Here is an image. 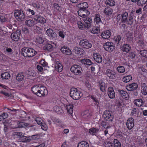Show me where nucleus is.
<instances>
[{
  "label": "nucleus",
  "instance_id": "nucleus-4",
  "mask_svg": "<svg viewBox=\"0 0 147 147\" xmlns=\"http://www.w3.org/2000/svg\"><path fill=\"white\" fill-rule=\"evenodd\" d=\"M57 47V44L53 42H50L47 43L43 47V49L44 50H47L51 52Z\"/></svg>",
  "mask_w": 147,
  "mask_h": 147
},
{
  "label": "nucleus",
  "instance_id": "nucleus-27",
  "mask_svg": "<svg viewBox=\"0 0 147 147\" xmlns=\"http://www.w3.org/2000/svg\"><path fill=\"white\" fill-rule=\"evenodd\" d=\"M134 11H133V10H132V11L131 12L132 14H130V16L127 19V20L126 21V22H125L126 24L130 25H131L133 24L134 22L133 18L131 15L132 14L133 12L134 11Z\"/></svg>",
  "mask_w": 147,
  "mask_h": 147
},
{
  "label": "nucleus",
  "instance_id": "nucleus-21",
  "mask_svg": "<svg viewBox=\"0 0 147 147\" xmlns=\"http://www.w3.org/2000/svg\"><path fill=\"white\" fill-rule=\"evenodd\" d=\"M19 127H30L34 126L33 124H31L30 123H25L24 122H20L18 124Z\"/></svg>",
  "mask_w": 147,
  "mask_h": 147
},
{
  "label": "nucleus",
  "instance_id": "nucleus-13",
  "mask_svg": "<svg viewBox=\"0 0 147 147\" xmlns=\"http://www.w3.org/2000/svg\"><path fill=\"white\" fill-rule=\"evenodd\" d=\"M127 128L129 130L132 129L134 126V119L132 118H130L128 119L126 123Z\"/></svg>",
  "mask_w": 147,
  "mask_h": 147
},
{
  "label": "nucleus",
  "instance_id": "nucleus-26",
  "mask_svg": "<svg viewBox=\"0 0 147 147\" xmlns=\"http://www.w3.org/2000/svg\"><path fill=\"white\" fill-rule=\"evenodd\" d=\"M74 50L76 53L77 54L81 55L83 54L84 52V50L83 49L77 47H75L74 48Z\"/></svg>",
  "mask_w": 147,
  "mask_h": 147
},
{
  "label": "nucleus",
  "instance_id": "nucleus-31",
  "mask_svg": "<svg viewBox=\"0 0 147 147\" xmlns=\"http://www.w3.org/2000/svg\"><path fill=\"white\" fill-rule=\"evenodd\" d=\"M56 70L61 72L63 70V66L60 63H56L55 66Z\"/></svg>",
  "mask_w": 147,
  "mask_h": 147
},
{
  "label": "nucleus",
  "instance_id": "nucleus-52",
  "mask_svg": "<svg viewBox=\"0 0 147 147\" xmlns=\"http://www.w3.org/2000/svg\"><path fill=\"white\" fill-rule=\"evenodd\" d=\"M100 90L102 92H105V84L104 82H102L99 84Z\"/></svg>",
  "mask_w": 147,
  "mask_h": 147
},
{
  "label": "nucleus",
  "instance_id": "nucleus-8",
  "mask_svg": "<svg viewBox=\"0 0 147 147\" xmlns=\"http://www.w3.org/2000/svg\"><path fill=\"white\" fill-rule=\"evenodd\" d=\"M70 70L71 72L73 73L75 75H80L81 74L82 68L79 65H74L72 66Z\"/></svg>",
  "mask_w": 147,
  "mask_h": 147
},
{
  "label": "nucleus",
  "instance_id": "nucleus-18",
  "mask_svg": "<svg viewBox=\"0 0 147 147\" xmlns=\"http://www.w3.org/2000/svg\"><path fill=\"white\" fill-rule=\"evenodd\" d=\"M108 94L109 98L111 99H113L115 97V93L112 87L109 88L108 90Z\"/></svg>",
  "mask_w": 147,
  "mask_h": 147
},
{
  "label": "nucleus",
  "instance_id": "nucleus-11",
  "mask_svg": "<svg viewBox=\"0 0 147 147\" xmlns=\"http://www.w3.org/2000/svg\"><path fill=\"white\" fill-rule=\"evenodd\" d=\"M105 74L107 75L109 78L113 79L116 78V74L115 71L113 70L108 69L106 70Z\"/></svg>",
  "mask_w": 147,
  "mask_h": 147
},
{
  "label": "nucleus",
  "instance_id": "nucleus-15",
  "mask_svg": "<svg viewBox=\"0 0 147 147\" xmlns=\"http://www.w3.org/2000/svg\"><path fill=\"white\" fill-rule=\"evenodd\" d=\"M115 42L118 46H120L122 45V43L123 41V39L120 35H117L115 36L114 39Z\"/></svg>",
  "mask_w": 147,
  "mask_h": 147
},
{
  "label": "nucleus",
  "instance_id": "nucleus-59",
  "mask_svg": "<svg viewBox=\"0 0 147 147\" xmlns=\"http://www.w3.org/2000/svg\"><path fill=\"white\" fill-rule=\"evenodd\" d=\"M147 1V0H139L137 2V4L143 5L146 3Z\"/></svg>",
  "mask_w": 147,
  "mask_h": 147
},
{
  "label": "nucleus",
  "instance_id": "nucleus-14",
  "mask_svg": "<svg viewBox=\"0 0 147 147\" xmlns=\"http://www.w3.org/2000/svg\"><path fill=\"white\" fill-rule=\"evenodd\" d=\"M47 35L49 37H51L54 39H56L57 37L56 33L54 32L53 30L51 28L48 29L46 31Z\"/></svg>",
  "mask_w": 147,
  "mask_h": 147
},
{
  "label": "nucleus",
  "instance_id": "nucleus-17",
  "mask_svg": "<svg viewBox=\"0 0 147 147\" xmlns=\"http://www.w3.org/2000/svg\"><path fill=\"white\" fill-rule=\"evenodd\" d=\"M92 18H85L83 17V20L86 23V27L89 28L91 27V23L92 21Z\"/></svg>",
  "mask_w": 147,
  "mask_h": 147
},
{
  "label": "nucleus",
  "instance_id": "nucleus-58",
  "mask_svg": "<svg viewBox=\"0 0 147 147\" xmlns=\"http://www.w3.org/2000/svg\"><path fill=\"white\" fill-rule=\"evenodd\" d=\"M40 125L42 129L43 130L46 131L47 129V126L45 123H42Z\"/></svg>",
  "mask_w": 147,
  "mask_h": 147
},
{
  "label": "nucleus",
  "instance_id": "nucleus-56",
  "mask_svg": "<svg viewBox=\"0 0 147 147\" xmlns=\"http://www.w3.org/2000/svg\"><path fill=\"white\" fill-rule=\"evenodd\" d=\"M113 12V10H105L104 11V12L105 15L108 16L111 15Z\"/></svg>",
  "mask_w": 147,
  "mask_h": 147
},
{
  "label": "nucleus",
  "instance_id": "nucleus-57",
  "mask_svg": "<svg viewBox=\"0 0 147 147\" xmlns=\"http://www.w3.org/2000/svg\"><path fill=\"white\" fill-rule=\"evenodd\" d=\"M44 42V40L41 37H38L36 38V42L39 44H42Z\"/></svg>",
  "mask_w": 147,
  "mask_h": 147
},
{
  "label": "nucleus",
  "instance_id": "nucleus-19",
  "mask_svg": "<svg viewBox=\"0 0 147 147\" xmlns=\"http://www.w3.org/2000/svg\"><path fill=\"white\" fill-rule=\"evenodd\" d=\"M111 35V32L109 30H107L101 34V36L103 39H107Z\"/></svg>",
  "mask_w": 147,
  "mask_h": 147
},
{
  "label": "nucleus",
  "instance_id": "nucleus-22",
  "mask_svg": "<svg viewBox=\"0 0 147 147\" xmlns=\"http://www.w3.org/2000/svg\"><path fill=\"white\" fill-rule=\"evenodd\" d=\"M93 57L95 61L98 63L102 62V59L101 56L98 53H95L93 55Z\"/></svg>",
  "mask_w": 147,
  "mask_h": 147
},
{
  "label": "nucleus",
  "instance_id": "nucleus-25",
  "mask_svg": "<svg viewBox=\"0 0 147 147\" xmlns=\"http://www.w3.org/2000/svg\"><path fill=\"white\" fill-rule=\"evenodd\" d=\"M121 48V50L123 51H125L126 53L129 52L131 48L129 45L127 44H125L122 46Z\"/></svg>",
  "mask_w": 147,
  "mask_h": 147
},
{
  "label": "nucleus",
  "instance_id": "nucleus-33",
  "mask_svg": "<svg viewBox=\"0 0 147 147\" xmlns=\"http://www.w3.org/2000/svg\"><path fill=\"white\" fill-rule=\"evenodd\" d=\"M81 115L83 118L86 119H88L91 116V114L88 110L82 112L81 114Z\"/></svg>",
  "mask_w": 147,
  "mask_h": 147
},
{
  "label": "nucleus",
  "instance_id": "nucleus-47",
  "mask_svg": "<svg viewBox=\"0 0 147 147\" xmlns=\"http://www.w3.org/2000/svg\"><path fill=\"white\" fill-rule=\"evenodd\" d=\"M94 21L96 24H98L99 23L101 22V20L100 18V15H99L98 14L95 15Z\"/></svg>",
  "mask_w": 147,
  "mask_h": 147
},
{
  "label": "nucleus",
  "instance_id": "nucleus-5",
  "mask_svg": "<svg viewBox=\"0 0 147 147\" xmlns=\"http://www.w3.org/2000/svg\"><path fill=\"white\" fill-rule=\"evenodd\" d=\"M14 15L17 20L19 21H23L25 18V16L21 10H15Z\"/></svg>",
  "mask_w": 147,
  "mask_h": 147
},
{
  "label": "nucleus",
  "instance_id": "nucleus-41",
  "mask_svg": "<svg viewBox=\"0 0 147 147\" xmlns=\"http://www.w3.org/2000/svg\"><path fill=\"white\" fill-rule=\"evenodd\" d=\"M79 5L81 9H85L88 8V4L86 2L81 3H80Z\"/></svg>",
  "mask_w": 147,
  "mask_h": 147
},
{
  "label": "nucleus",
  "instance_id": "nucleus-30",
  "mask_svg": "<svg viewBox=\"0 0 147 147\" xmlns=\"http://www.w3.org/2000/svg\"><path fill=\"white\" fill-rule=\"evenodd\" d=\"M147 52L146 50H142L140 51L141 55L142 57V61L143 62H145L147 61L146 55Z\"/></svg>",
  "mask_w": 147,
  "mask_h": 147
},
{
  "label": "nucleus",
  "instance_id": "nucleus-63",
  "mask_svg": "<svg viewBox=\"0 0 147 147\" xmlns=\"http://www.w3.org/2000/svg\"><path fill=\"white\" fill-rule=\"evenodd\" d=\"M91 98L93 99L94 101L96 102L95 105L98 106L99 104V102L98 100L97 99L96 97L93 96H91Z\"/></svg>",
  "mask_w": 147,
  "mask_h": 147
},
{
  "label": "nucleus",
  "instance_id": "nucleus-20",
  "mask_svg": "<svg viewBox=\"0 0 147 147\" xmlns=\"http://www.w3.org/2000/svg\"><path fill=\"white\" fill-rule=\"evenodd\" d=\"M138 87V85L136 83H132L127 86V89L128 90H134Z\"/></svg>",
  "mask_w": 147,
  "mask_h": 147
},
{
  "label": "nucleus",
  "instance_id": "nucleus-54",
  "mask_svg": "<svg viewBox=\"0 0 147 147\" xmlns=\"http://www.w3.org/2000/svg\"><path fill=\"white\" fill-rule=\"evenodd\" d=\"M19 113H20V115H21V116H20V117L22 118L25 117L26 116H27V114L26 113V112L23 111H22L20 109H19Z\"/></svg>",
  "mask_w": 147,
  "mask_h": 147
},
{
  "label": "nucleus",
  "instance_id": "nucleus-61",
  "mask_svg": "<svg viewBox=\"0 0 147 147\" xmlns=\"http://www.w3.org/2000/svg\"><path fill=\"white\" fill-rule=\"evenodd\" d=\"M5 48V52H7V53H9L10 54H12V49L11 48H9L8 47H6Z\"/></svg>",
  "mask_w": 147,
  "mask_h": 147
},
{
  "label": "nucleus",
  "instance_id": "nucleus-40",
  "mask_svg": "<svg viewBox=\"0 0 147 147\" xmlns=\"http://www.w3.org/2000/svg\"><path fill=\"white\" fill-rule=\"evenodd\" d=\"M10 76L9 73L7 72H5L1 74V77L3 80H7L9 79Z\"/></svg>",
  "mask_w": 147,
  "mask_h": 147
},
{
  "label": "nucleus",
  "instance_id": "nucleus-64",
  "mask_svg": "<svg viewBox=\"0 0 147 147\" xmlns=\"http://www.w3.org/2000/svg\"><path fill=\"white\" fill-rule=\"evenodd\" d=\"M58 34L59 36L61 37L62 38H64L65 37V36L64 33L62 31H60L58 32Z\"/></svg>",
  "mask_w": 147,
  "mask_h": 147
},
{
  "label": "nucleus",
  "instance_id": "nucleus-10",
  "mask_svg": "<svg viewBox=\"0 0 147 147\" xmlns=\"http://www.w3.org/2000/svg\"><path fill=\"white\" fill-rule=\"evenodd\" d=\"M37 94V95L39 97H44L47 94L48 91L45 87L40 86L39 90Z\"/></svg>",
  "mask_w": 147,
  "mask_h": 147
},
{
  "label": "nucleus",
  "instance_id": "nucleus-1",
  "mask_svg": "<svg viewBox=\"0 0 147 147\" xmlns=\"http://www.w3.org/2000/svg\"><path fill=\"white\" fill-rule=\"evenodd\" d=\"M20 53L25 57H30L35 55L37 52L32 48L24 47L21 49Z\"/></svg>",
  "mask_w": 147,
  "mask_h": 147
},
{
  "label": "nucleus",
  "instance_id": "nucleus-2",
  "mask_svg": "<svg viewBox=\"0 0 147 147\" xmlns=\"http://www.w3.org/2000/svg\"><path fill=\"white\" fill-rule=\"evenodd\" d=\"M70 96L74 99H79L82 96V94L81 92L77 88H72L70 89Z\"/></svg>",
  "mask_w": 147,
  "mask_h": 147
},
{
  "label": "nucleus",
  "instance_id": "nucleus-6",
  "mask_svg": "<svg viewBox=\"0 0 147 147\" xmlns=\"http://www.w3.org/2000/svg\"><path fill=\"white\" fill-rule=\"evenodd\" d=\"M79 45L84 48L89 49L91 48L92 44L87 39H83L80 40Z\"/></svg>",
  "mask_w": 147,
  "mask_h": 147
},
{
  "label": "nucleus",
  "instance_id": "nucleus-48",
  "mask_svg": "<svg viewBox=\"0 0 147 147\" xmlns=\"http://www.w3.org/2000/svg\"><path fill=\"white\" fill-rule=\"evenodd\" d=\"M114 147H121V144L119 141L117 139H114L113 141Z\"/></svg>",
  "mask_w": 147,
  "mask_h": 147
},
{
  "label": "nucleus",
  "instance_id": "nucleus-45",
  "mask_svg": "<svg viewBox=\"0 0 147 147\" xmlns=\"http://www.w3.org/2000/svg\"><path fill=\"white\" fill-rule=\"evenodd\" d=\"M118 92L121 96L123 97L124 96L125 98L127 97V96H128L127 92L123 90H118Z\"/></svg>",
  "mask_w": 147,
  "mask_h": 147
},
{
  "label": "nucleus",
  "instance_id": "nucleus-24",
  "mask_svg": "<svg viewBox=\"0 0 147 147\" xmlns=\"http://www.w3.org/2000/svg\"><path fill=\"white\" fill-rule=\"evenodd\" d=\"M141 92L142 94L146 95L147 94V86L145 83L142 82L141 83Z\"/></svg>",
  "mask_w": 147,
  "mask_h": 147
},
{
  "label": "nucleus",
  "instance_id": "nucleus-50",
  "mask_svg": "<svg viewBox=\"0 0 147 147\" xmlns=\"http://www.w3.org/2000/svg\"><path fill=\"white\" fill-rule=\"evenodd\" d=\"M77 24L79 28L80 29H82L84 27H86V24H83L80 21H78L77 22Z\"/></svg>",
  "mask_w": 147,
  "mask_h": 147
},
{
  "label": "nucleus",
  "instance_id": "nucleus-43",
  "mask_svg": "<svg viewBox=\"0 0 147 147\" xmlns=\"http://www.w3.org/2000/svg\"><path fill=\"white\" fill-rule=\"evenodd\" d=\"M41 28L38 26H36L34 27L33 31L35 33L38 34L41 33Z\"/></svg>",
  "mask_w": 147,
  "mask_h": 147
},
{
  "label": "nucleus",
  "instance_id": "nucleus-46",
  "mask_svg": "<svg viewBox=\"0 0 147 147\" xmlns=\"http://www.w3.org/2000/svg\"><path fill=\"white\" fill-rule=\"evenodd\" d=\"M105 3L108 6H112L115 5V3L113 0H108L106 1Z\"/></svg>",
  "mask_w": 147,
  "mask_h": 147
},
{
  "label": "nucleus",
  "instance_id": "nucleus-42",
  "mask_svg": "<svg viewBox=\"0 0 147 147\" xmlns=\"http://www.w3.org/2000/svg\"><path fill=\"white\" fill-rule=\"evenodd\" d=\"M23 142H29L31 140L30 139V136H26L24 135L20 139Z\"/></svg>",
  "mask_w": 147,
  "mask_h": 147
},
{
  "label": "nucleus",
  "instance_id": "nucleus-16",
  "mask_svg": "<svg viewBox=\"0 0 147 147\" xmlns=\"http://www.w3.org/2000/svg\"><path fill=\"white\" fill-rule=\"evenodd\" d=\"M77 12L79 16L83 17L88 16L90 13L88 10H79Z\"/></svg>",
  "mask_w": 147,
  "mask_h": 147
},
{
  "label": "nucleus",
  "instance_id": "nucleus-62",
  "mask_svg": "<svg viewBox=\"0 0 147 147\" xmlns=\"http://www.w3.org/2000/svg\"><path fill=\"white\" fill-rule=\"evenodd\" d=\"M53 8L55 9H59L61 8V7L57 3H54L53 5Z\"/></svg>",
  "mask_w": 147,
  "mask_h": 147
},
{
  "label": "nucleus",
  "instance_id": "nucleus-49",
  "mask_svg": "<svg viewBox=\"0 0 147 147\" xmlns=\"http://www.w3.org/2000/svg\"><path fill=\"white\" fill-rule=\"evenodd\" d=\"M0 20L1 22H4L7 21L6 16L4 14L0 15Z\"/></svg>",
  "mask_w": 147,
  "mask_h": 147
},
{
  "label": "nucleus",
  "instance_id": "nucleus-44",
  "mask_svg": "<svg viewBox=\"0 0 147 147\" xmlns=\"http://www.w3.org/2000/svg\"><path fill=\"white\" fill-rule=\"evenodd\" d=\"M132 77L131 75H128L124 76L123 78V80L125 82H128L132 80Z\"/></svg>",
  "mask_w": 147,
  "mask_h": 147
},
{
  "label": "nucleus",
  "instance_id": "nucleus-55",
  "mask_svg": "<svg viewBox=\"0 0 147 147\" xmlns=\"http://www.w3.org/2000/svg\"><path fill=\"white\" fill-rule=\"evenodd\" d=\"M33 117L35 119V121L38 125H40L42 123V119L41 118L38 117Z\"/></svg>",
  "mask_w": 147,
  "mask_h": 147
},
{
  "label": "nucleus",
  "instance_id": "nucleus-9",
  "mask_svg": "<svg viewBox=\"0 0 147 147\" xmlns=\"http://www.w3.org/2000/svg\"><path fill=\"white\" fill-rule=\"evenodd\" d=\"M21 34V30L18 29L15 32L11 33V38L13 40L18 41L20 40Z\"/></svg>",
  "mask_w": 147,
  "mask_h": 147
},
{
  "label": "nucleus",
  "instance_id": "nucleus-51",
  "mask_svg": "<svg viewBox=\"0 0 147 147\" xmlns=\"http://www.w3.org/2000/svg\"><path fill=\"white\" fill-rule=\"evenodd\" d=\"M117 70L118 71L122 73L125 71V68L123 66H120L117 67Z\"/></svg>",
  "mask_w": 147,
  "mask_h": 147
},
{
  "label": "nucleus",
  "instance_id": "nucleus-32",
  "mask_svg": "<svg viewBox=\"0 0 147 147\" xmlns=\"http://www.w3.org/2000/svg\"><path fill=\"white\" fill-rule=\"evenodd\" d=\"M26 25L29 27L33 26L35 24V22L31 19L27 20L25 21Z\"/></svg>",
  "mask_w": 147,
  "mask_h": 147
},
{
  "label": "nucleus",
  "instance_id": "nucleus-35",
  "mask_svg": "<svg viewBox=\"0 0 147 147\" xmlns=\"http://www.w3.org/2000/svg\"><path fill=\"white\" fill-rule=\"evenodd\" d=\"M73 106L71 105H67L66 107V108L67 112L70 115H72L73 112Z\"/></svg>",
  "mask_w": 147,
  "mask_h": 147
},
{
  "label": "nucleus",
  "instance_id": "nucleus-39",
  "mask_svg": "<svg viewBox=\"0 0 147 147\" xmlns=\"http://www.w3.org/2000/svg\"><path fill=\"white\" fill-rule=\"evenodd\" d=\"M77 147H89V145L85 141H82L79 143Z\"/></svg>",
  "mask_w": 147,
  "mask_h": 147
},
{
  "label": "nucleus",
  "instance_id": "nucleus-12",
  "mask_svg": "<svg viewBox=\"0 0 147 147\" xmlns=\"http://www.w3.org/2000/svg\"><path fill=\"white\" fill-rule=\"evenodd\" d=\"M33 18L37 22L41 24H44L46 22V19L40 15H37L35 16H34Z\"/></svg>",
  "mask_w": 147,
  "mask_h": 147
},
{
  "label": "nucleus",
  "instance_id": "nucleus-53",
  "mask_svg": "<svg viewBox=\"0 0 147 147\" xmlns=\"http://www.w3.org/2000/svg\"><path fill=\"white\" fill-rule=\"evenodd\" d=\"M101 124L102 126L105 128H109L110 126L108 125V124L105 121H102L101 123Z\"/></svg>",
  "mask_w": 147,
  "mask_h": 147
},
{
  "label": "nucleus",
  "instance_id": "nucleus-7",
  "mask_svg": "<svg viewBox=\"0 0 147 147\" xmlns=\"http://www.w3.org/2000/svg\"><path fill=\"white\" fill-rule=\"evenodd\" d=\"M105 119L109 121L112 122L114 118V116L112 112L109 111H105L103 115Z\"/></svg>",
  "mask_w": 147,
  "mask_h": 147
},
{
  "label": "nucleus",
  "instance_id": "nucleus-3",
  "mask_svg": "<svg viewBox=\"0 0 147 147\" xmlns=\"http://www.w3.org/2000/svg\"><path fill=\"white\" fill-rule=\"evenodd\" d=\"M103 47L105 50L109 52H112L115 49V45L113 42H108L104 43Z\"/></svg>",
  "mask_w": 147,
  "mask_h": 147
},
{
  "label": "nucleus",
  "instance_id": "nucleus-60",
  "mask_svg": "<svg viewBox=\"0 0 147 147\" xmlns=\"http://www.w3.org/2000/svg\"><path fill=\"white\" fill-rule=\"evenodd\" d=\"M32 5L35 8L39 9L40 8V5L38 3H32Z\"/></svg>",
  "mask_w": 147,
  "mask_h": 147
},
{
  "label": "nucleus",
  "instance_id": "nucleus-37",
  "mask_svg": "<svg viewBox=\"0 0 147 147\" xmlns=\"http://www.w3.org/2000/svg\"><path fill=\"white\" fill-rule=\"evenodd\" d=\"M24 77L22 73H19L17 74L16 77V79L19 82H20L23 80Z\"/></svg>",
  "mask_w": 147,
  "mask_h": 147
},
{
  "label": "nucleus",
  "instance_id": "nucleus-38",
  "mask_svg": "<svg viewBox=\"0 0 147 147\" xmlns=\"http://www.w3.org/2000/svg\"><path fill=\"white\" fill-rule=\"evenodd\" d=\"M128 13L127 12H125L124 13L122 14L121 18V22L123 23H125L127 20Z\"/></svg>",
  "mask_w": 147,
  "mask_h": 147
},
{
  "label": "nucleus",
  "instance_id": "nucleus-29",
  "mask_svg": "<svg viewBox=\"0 0 147 147\" xmlns=\"http://www.w3.org/2000/svg\"><path fill=\"white\" fill-rule=\"evenodd\" d=\"M134 103L136 106L141 107L143 105L144 102L141 99H136L134 100Z\"/></svg>",
  "mask_w": 147,
  "mask_h": 147
},
{
  "label": "nucleus",
  "instance_id": "nucleus-23",
  "mask_svg": "<svg viewBox=\"0 0 147 147\" xmlns=\"http://www.w3.org/2000/svg\"><path fill=\"white\" fill-rule=\"evenodd\" d=\"M61 51L63 53L66 55H69L71 54V50L69 48L65 47H62L61 49Z\"/></svg>",
  "mask_w": 147,
  "mask_h": 147
},
{
  "label": "nucleus",
  "instance_id": "nucleus-34",
  "mask_svg": "<svg viewBox=\"0 0 147 147\" xmlns=\"http://www.w3.org/2000/svg\"><path fill=\"white\" fill-rule=\"evenodd\" d=\"M81 62L84 65H91L92 63L91 61L89 59H84L81 60Z\"/></svg>",
  "mask_w": 147,
  "mask_h": 147
},
{
  "label": "nucleus",
  "instance_id": "nucleus-36",
  "mask_svg": "<svg viewBox=\"0 0 147 147\" xmlns=\"http://www.w3.org/2000/svg\"><path fill=\"white\" fill-rule=\"evenodd\" d=\"M39 86L40 85H38V86L37 85L31 88V90L32 92L36 95L37 94V93H38L40 87V86Z\"/></svg>",
  "mask_w": 147,
  "mask_h": 147
},
{
  "label": "nucleus",
  "instance_id": "nucleus-28",
  "mask_svg": "<svg viewBox=\"0 0 147 147\" xmlns=\"http://www.w3.org/2000/svg\"><path fill=\"white\" fill-rule=\"evenodd\" d=\"M99 130V129H98L92 127L89 129V133L93 136H96Z\"/></svg>",
  "mask_w": 147,
  "mask_h": 147
}]
</instances>
